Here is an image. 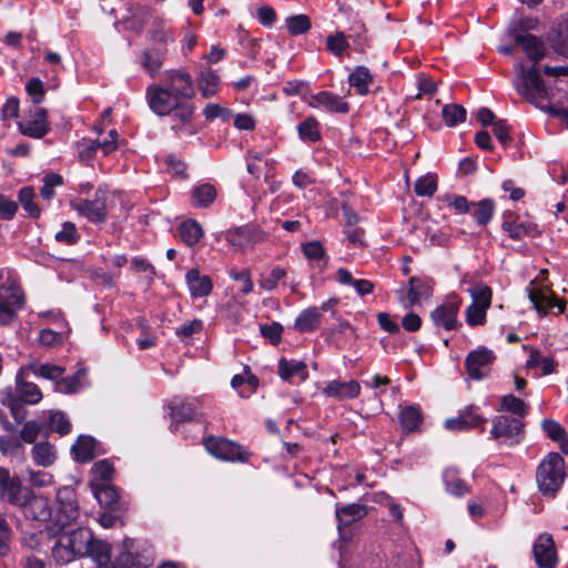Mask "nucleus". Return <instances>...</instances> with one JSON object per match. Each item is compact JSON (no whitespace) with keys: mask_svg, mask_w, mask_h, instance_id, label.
Masks as SVG:
<instances>
[{"mask_svg":"<svg viewBox=\"0 0 568 568\" xmlns=\"http://www.w3.org/2000/svg\"><path fill=\"white\" fill-rule=\"evenodd\" d=\"M51 556L58 565H67L77 558L87 556L88 545L92 540V531L88 528H75L52 534Z\"/></svg>","mask_w":568,"mask_h":568,"instance_id":"f257e3e1","label":"nucleus"},{"mask_svg":"<svg viewBox=\"0 0 568 568\" xmlns=\"http://www.w3.org/2000/svg\"><path fill=\"white\" fill-rule=\"evenodd\" d=\"M566 477L565 460L558 453H549L536 470V483L544 496L554 497Z\"/></svg>","mask_w":568,"mask_h":568,"instance_id":"f03ea898","label":"nucleus"},{"mask_svg":"<svg viewBox=\"0 0 568 568\" xmlns=\"http://www.w3.org/2000/svg\"><path fill=\"white\" fill-rule=\"evenodd\" d=\"M30 490L28 486L23 485L22 479L10 471L6 467H0V503L14 506L23 507L24 503L30 497Z\"/></svg>","mask_w":568,"mask_h":568,"instance_id":"7ed1b4c3","label":"nucleus"},{"mask_svg":"<svg viewBox=\"0 0 568 568\" xmlns=\"http://www.w3.org/2000/svg\"><path fill=\"white\" fill-rule=\"evenodd\" d=\"M70 206L91 223H104L108 219L106 191L99 187L93 200L74 199L70 202Z\"/></svg>","mask_w":568,"mask_h":568,"instance_id":"20e7f679","label":"nucleus"},{"mask_svg":"<svg viewBox=\"0 0 568 568\" xmlns=\"http://www.w3.org/2000/svg\"><path fill=\"white\" fill-rule=\"evenodd\" d=\"M516 70L520 82L515 83V87L526 100L535 103L537 99L545 98L547 95V89L536 64L530 69L525 70L524 65L519 63L516 67Z\"/></svg>","mask_w":568,"mask_h":568,"instance_id":"39448f33","label":"nucleus"},{"mask_svg":"<svg viewBox=\"0 0 568 568\" xmlns=\"http://www.w3.org/2000/svg\"><path fill=\"white\" fill-rule=\"evenodd\" d=\"M203 444L211 455L221 460L245 463L250 457L240 444L224 437L209 436Z\"/></svg>","mask_w":568,"mask_h":568,"instance_id":"423d86ee","label":"nucleus"},{"mask_svg":"<svg viewBox=\"0 0 568 568\" xmlns=\"http://www.w3.org/2000/svg\"><path fill=\"white\" fill-rule=\"evenodd\" d=\"M24 304L21 290L9 280L0 281V325L11 323Z\"/></svg>","mask_w":568,"mask_h":568,"instance_id":"0eeeda50","label":"nucleus"},{"mask_svg":"<svg viewBox=\"0 0 568 568\" xmlns=\"http://www.w3.org/2000/svg\"><path fill=\"white\" fill-rule=\"evenodd\" d=\"M523 433L524 423L517 417L499 415L493 419L490 435L503 444L517 445L521 440Z\"/></svg>","mask_w":568,"mask_h":568,"instance_id":"6e6552de","label":"nucleus"},{"mask_svg":"<svg viewBox=\"0 0 568 568\" xmlns=\"http://www.w3.org/2000/svg\"><path fill=\"white\" fill-rule=\"evenodd\" d=\"M470 294L473 303L466 308V322L469 326L483 325L491 303V290L487 285L478 284Z\"/></svg>","mask_w":568,"mask_h":568,"instance_id":"1a4fd4ad","label":"nucleus"},{"mask_svg":"<svg viewBox=\"0 0 568 568\" xmlns=\"http://www.w3.org/2000/svg\"><path fill=\"white\" fill-rule=\"evenodd\" d=\"M146 101L150 109L158 115H169L181 101L169 88L160 84L149 85L146 89Z\"/></svg>","mask_w":568,"mask_h":568,"instance_id":"9d476101","label":"nucleus"},{"mask_svg":"<svg viewBox=\"0 0 568 568\" xmlns=\"http://www.w3.org/2000/svg\"><path fill=\"white\" fill-rule=\"evenodd\" d=\"M57 523L62 527L74 523L80 515L75 493L70 487L57 491Z\"/></svg>","mask_w":568,"mask_h":568,"instance_id":"9b49d317","label":"nucleus"},{"mask_svg":"<svg viewBox=\"0 0 568 568\" xmlns=\"http://www.w3.org/2000/svg\"><path fill=\"white\" fill-rule=\"evenodd\" d=\"M494 361L495 355L493 351L486 347H478L471 351L465 359L468 377L475 381L483 379L487 375Z\"/></svg>","mask_w":568,"mask_h":568,"instance_id":"f8f14e48","label":"nucleus"},{"mask_svg":"<svg viewBox=\"0 0 568 568\" xmlns=\"http://www.w3.org/2000/svg\"><path fill=\"white\" fill-rule=\"evenodd\" d=\"M460 300L452 297L445 303L436 307L430 317L437 327H443L446 331L457 329L462 324L457 321V315L460 308Z\"/></svg>","mask_w":568,"mask_h":568,"instance_id":"ddd939ff","label":"nucleus"},{"mask_svg":"<svg viewBox=\"0 0 568 568\" xmlns=\"http://www.w3.org/2000/svg\"><path fill=\"white\" fill-rule=\"evenodd\" d=\"M532 554L539 568H556L557 551L550 535L541 534L538 536L532 546Z\"/></svg>","mask_w":568,"mask_h":568,"instance_id":"4468645a","label":"nucleus"},{"mask_svg":"<svg viewBox=\"0 0 568 568\" xmlns=\"http://www.w3.org/2000/svg\"><path fill=\"white\" fill-rule=\"evenodd\" d=\"M19 130L23 135L41 139L49 130L47 121V110L43 108L34 106L30 110L29 116L19 122Z\"/></svg>","mask_w":568,"mask_h":568,"instance_id":"2eb2a0df","label":"nucleus"},{"mask_svg":"<svg viewBox=\"0 0 568 568\" xmlns=\"http://www.w3.org/2000/svg\"><path fill=\"white\" fill-rule=\"evenodd\" d=\"M194 112L195 106L192 103L181 100L179 106L171 112L173 119L179 121L178 124H172L171 130L179 136L193 135L196 132L193 126Z\"/></svg>","mask_w":568,"mask_h":568,"instance_id":"dca6fc26","label":"nucleus"},{"mask_svg":"<svg viewBox=\"0 0 568 568\" xmlns=\"http://www.w3.org/2000/svg\"><path fill=\"white\" fill-rule=\"evenodd\" d=\"M164 87L172 90L180 100H189L194 95L193 80L187 72L180 70L168 72Z\"/></svg>","mask_w":568,"mask_h":568,"instance_id":"f3484780","label":"nucleus"},{"mask_svg":"<svg viewBox=\"0 0 568 568\" xmlns=\"http://www.w3.org/2000/svg\"><path fill=\"white\" fill-rule=\"evenodd\" d=\"M29 375L22 366L16 375V397L27 405H36L42 399V393L37 384L28 382L26 377Z\"/></svg>","mask_w":568,"mask_h":568,"instance_id":"a211bd4d","label":"nucleus"},{"mask_svg":"<svg viewBox=\"0 0 568 568\" xmlns=\"http://www.w3.org/2000/svg\"><path fill=\"white\" fill-rule=\"evenodd\" d=\"M125 550L120 552L114 562V568H148L152 562L150 552L138 554L133 551V541L125 542Z\"/></svg>","mask_w":568,"mask_h":568,"instance_id":"6ab92c4d","label":"nucleus"},{"mask_svg":"<svg viewBox=\"0 0 568 568\" xmlns=\"http://www.w3.org/2000/svg\"><path fill=\"white\" fill-rule=\"evenodd\" d=\"M501 230L515 241H520L525 236L535 237L539 234V231L535 224H525L523 222H518L517 217L508 212L504 213Z\"/></svg>","mask_w":568,"mask_h":568,"instance_id":"aec40b11","label":"nucleus"},{"mask_svg":"<svg viewBox=\"0 0 568 568\" xmlns=\"http://www.w3.org/2000/svg\"><path fill=\"white\" fill-rule=\"evenodd\" d=\"M323 393L339 400L356 398L361 393V386L356 381H332L323 388Z\"/></svg>","mask_w":568,"mask_h":568,"instance_id":"412c9836","label":"nucleus"},{"mask_svg":"<svg viewBox=\"0 0 568 568\" xmlns=\"http://www.w3.org/2000/svg\"><path fill=\"white\" fill-rule=\"evenodd\" d=\"M485 422L486 419L480 416L473 406H470L464 409L458 417L447 419L445 422V427L452 432H460L476 427Z\"/></svg>","mask_w":568,"mask_h":568,"instance_id":"4be33fe9","label":"nucleus"},{"mask_svg":"<svg viewBox=\"0 0 568 568\" xmlns=\"http://www.w3.org/2000/svg\"><path fill=\"white\" fill-rule=\"evenodd\" d=\"M19 508L23 509L24 515L33 520H47L51 516L49 500L37 496L32 489L30 490V497H28L24 506Z\"/></svg>","mask_w":568,"mask_h":568,"instance_id":"5701e85b","label":"nucleus"},{"mask_svg":"<svg viewBox=\"0 0 568 568\" xmlns=\"http://www.w3.org/2000/svg\"><path fill=\"white\" fill-rule=\"evenodd\" d=\"M128 17L125 18L126 28L134 32H141L149 20H153L154 11L150 7L141 4H131L128 8Z\"/></svg>","mask_w":568,"mask_h":568,"instance_id":"b1692460","label":"nucleus"},{"mask_svg":"<svg viewBox=\"0 0 568 568\" xmlns=\"http://www.w3.org/2000/svg\"><path fill=\"white\" fill-rule=\"evenodd\" d=\"M169 407L173 423L189 422L196 416V412L200 407V400L197 398L173 400Z\"/></svg>","mask_w":568,"mask_h":568,"instance_id":"393cba45","label":"nucleus"},{"mask_svg":"<svg viewBox=\"0 0 568 568\" xmlns=\"http://www.w3.org/2000/svg\"><path fill=\"white\" fill-rule=\"evenodd\" d=\"M515 41L517 44L521 45L527 58L535 63L540 61L546 54L545 44L534 34L518 33L515 36Z\"/></svg>","mask_w":568,"mask_h":568,"instance_id":"a878e982","label":"nucleus"},{"mask_svg":"<svg viewBox=\"0 0 568 568\" xmlns=\"http://www.w3.org/2000/svg\"><path fill=\"white\" fill-rule=\"evenodd\" d=\"M190 294L197 298L207 296L212 292V281L207 275H201L195 268L190 270L185 276Z\"/></svg>","mask_w":568,"mask_h":568,"instance_id":"bb28decb","label":"nucleus"},{"mask_svg":"<svg viewBox=\"0 0 568 568\" xmlns=\"http://www.w3.org/2000/svg\"><path fill=\"white\" fill-rule=\"evenodd\" d=\"M310 104L313 108L323 106L329 112L347 113L349 110L348 104L341 97L327 91L314 94Z\"/></svg>","mask_w":568,"mask_h":568,"instance_id":"cd10ccee","label":"nucleus"},{"mask_svg":"<svg viewBox=\"0 0 568 568\" xmlns=\"http://www.w3.org/2000/svg\"><path fill=\"white\" fill-rule=\"evenodd\" d=\"M93 495L98 503L104 508L110 510H120L122 508L120 495L114 486L105 483L95 485Z\"/></svg>","mask_w":568,"mask_h":568,"instance_id":"c85d7f7f","label":"nucleus"},{"mask_svg":"<svg viewBox=\"0 0 568 568\" xmlns=\"http://www.w3.org/2000/svg\"><path fill=\"white\" fill-rule=\"evenodd\" d=\"M336 518L338 520V528L342 526H351L357 520L366 516L367 510L361 504H349L342 507H336Z\"/></svg>","mask_w":568,"mask_h":568,"instance_id":"c756f323","label":"nucleus"},{"mask_svg":"<svg viewBox=\"0 0 568 568\" xmlns=\"http://www.w3.org/2000/svg\"><path fill=\"white\" fill-rule=\"evenodd\" d=\"M71 450L78 462L88 463L98 454L97 442L91 436L81 435Z\"/></svg>","mask_w":568,"mask_h":568,"instance_id":"7c9ffc66","label":"nucleus"},{"mask_svg":"<svg viewBox=\"0 0 568 568\" xmlns=\"http://www.w3.org/2000/svg\"><path fill=\"white\" fill-rule=\"evenodd\" d=\"M495 210L496 205L491 199H483L478 202H471L469 213L477 225L486 226L491 221Z\"/></svg>","mask_w":568,"mask_h":568,"instance_id":"2f4dec72","label":"nucleus"},{"mask_svg":"<svg viewBox=\"0 0 568 568\" xmlns=\"http://www.w3.org/2000/svg\"><path fill=\"white\" fill-rule=\"evenodd\" d=\"M23 367L29 374L31 373L34 376L52 381L54 384L61 376H63L64 373V368L62 366L50 363L41 364L38 362H31Z\"/></svg>","mask_w":568,"mask_h":568,"instance_id":"473e14b6","label":"nucleus"},{"mask_svg":"<svg viewBox=\"0 0 568 568\" xmlns=\"http://www.w3.org/2000/svg\"><path fill=\"white\" fill-rule=\"evenodd\" d=\"M374 81V75L368 68L359 65L348 77V83L359 95H366L369 92V85Z\"/></svg>","mask_w":568,"mask_h":568,"instance_id":"72a5a7b5","label":"nucleus"},{"mask_svg":"<svg viewBox=\"0 0 568 568\" xmlns=\"http://www.w3.org/2000/svg\"><path fill=\"white\" fill-rule=\"evenodd\" d=\"M278 375L284 381H290L293 376H298L301 381L308 378L306 364L302 361H287L281 358L278 361Z\"/></svg>","mask_w":568,"mask_h":568,"instance_id":"f704fd0d","label":"nucleus"},{"mask_svg":"<svg viewBox=\"0 0 568 568\" xmlns=\"http://www.w3.org/2000/svg\"><path fill=\"white\" fill-rule=\"evenodd\" d=\"M322 314L317 307L304 310L295 320L294 328L300 333L312 332L321 324Z\"/></svg>","mask_w":568,"mask_h":568,"instance_id":"c9c22d12","label":"nucleus"},{"mask_svg":"<svg viewBox=\"0 0 568 568\" xmlns=\"http://www.w3.org/2000/svg\"><path fill=\"white\" fill-rule=\"evenodd\" d=\"M446 490L456 496L462 497L470 491L469 486L459 477L456 468H447L443 474Z\"/></svg>","mask_w":568,"mask_h":568,"instance_id":"e433bc0d","label":"nucleus"},{"mask_svg":"<svg viewBox=\"0 0 568 568\" xmlns=\"http://www.w3.org/2000/svg\"><path fill=\"white\" fill-rule=\"evenodd\" d=\"M87 556H90L100 568H106L111 560V549L110 546L102 541L94 539L92 536V540L88 545Z\"/></svg>","mask_w":568,"mask_h":568,"instance_id":"4c0bfd02","label":"nucleus"},{"mask_svg":"<svg viewBox=\"0 0 568 568\" xmlns=\"http://www.w3.org/2000/svg\"><path fill=\"white\" fill-rule=\"evenodd\" d=\"M216 199V190L212 184L204 183L192 190L191 202L196 207H207Z\"/></svg>","mask_w":568,"mask_h":568,"instance_id":"58836bf2","label":"nucleus"},{"mask_svg":"<svg viewBox=\"0 0 568 568\" xmlns=\"http://www.w3.org/2000/svg\"><path fill=\"white\" fill-rule=\"evenodd\" d=\"M226 240L232 246L239 250H245L253 245L254 232L248 226L237 227L227 233Z\"/></svg>","mask_w":568,"mask_h":568,"instance_id":"ea45409f","label":"nucleus"},{"mask_svg":"<svg viewBox=\"0 0 568 568\" xmlns=\"http://www.w3.org/2000/svg\"><path fill=\"white\" fill-rule=\"evenodd\" d=\"M542 429L549 438L559 444V448L564 454H568L567 433L559 423L552 419H545L542 422Z\"/></svg>","mask_w":568,"mask_h":568,"instance_id":"a19ab883","label":"nucleus"},{"mask_svg":"<svg viewBox=\"0 0 568 568\" xmlns=\"http://www.w3.org/2000/svg\"><path fill=\"white\" fill-rule=\"evenodd\" d=\"M220 84L219 75L211 69L201 71L197 78V87L204 98L213 97Z\"/></svg>","mask_w":568,"mask_h":568,"instance_id":"79ce46f5","label":"nucleus"},{"mask_svg":"<svg viewBox=\"0 0 568 568\" xmlns=\"http://www.w3.org/2000/svg\"><path fill=\"white\" fill-rule=\"evenodd\" d=\"M165 52L160 49H148L142 55V67L151 75L154 77L162 68Z\"/></svg>","mask_w":568,"mask_h":568,"instance_id":"37998d69","label":"nucleus"},{"mask_svg":"<svg viewBox=\"0 0 568 568\" xmlns=\"http://www.w3.org/2000/svg\"><path fill=\"white\" fill-rule=\"evenodd\" d=\"M32 458L37 465L42 467L51 466L55 460V452L49 443H38L32 448Z\"/></svg>","mask_w":568,"mask_h":568,"instance_id":"c03bdc74","label":"nucleus"},{"mask_svg":"<svg viewBox=\"0 0 568 568\" xmlns=\"http://www.w3.org/2000/svg\"><path fill=\"white\" fill-rule=\"evenodd\" d=\"M400 425L404 429L408 432L416 430L422 420L423 416L417 406H406L402 409L399 415Z\"/></svg>","mask_w":568,"mask_h":568,"instance_id":"a18cd8bd","label":"nucleus"},{"mask_svg":"<svg viewBox=\"0 0 568 568\" xmlns=\"http://www.w3.org/2000/svg\"><path fill=\"white\" fill-rule=\"evenodd\" d=\"M179 232L183 242L189 246L196 244L203 236V230L201 225L193 220L183 222L179 227Z\"/></svg>","mask_w":568,"mask_h":568,"instance_id":"49530a36","label":"nucleus"},{"mask_svg":"<svg viewBox=\"0 0 568 568\" xmlns=\"http://www.w3.org/2000/svg\"><path fill=\"white\" fill-rule=\"evenodd\" d=\"M537 366L541 367L544 375H549L555 372L556 362L552 357L542 356L537 349H531L529 359L526 363V367L535 368Z\"/></svg>","mask_w":568,"mask_h":568,"instance_id":"de8ad7c7","label":"nucleus"},{"mask_svg":"<svg viewBox=\"0 0 568 568\" xmlns=\"http://www.w3.org/2000/svg\"><path fill=\"white\" fill-rule=\"evenodd\" d=\"M466 109L460 104H446L442 110V118L448 126H455L466 120Z\"/></svg>","mask_w":568,"mask_h":568,"instance_id":"09e8293b","label":"nucleus"},{"mask_svg":"<svg viewBox=\"0 0 568 568\" xmlns=\"http://www.w3.org/2000/svg\"><path fill=\"white\" fill-rule=\"evenodd\" d=\"M1 403L9 407L11 415L17 423H21L26 418L27 410L23 406L24 403L19 400L11 390L3 394Z\"/></svg>","mask_w":568,"mask_h":568,"instance_id":"8fccbe9b","label":"nucleus"},{"mask_svg":"<svg viewBox=\"0 0 568 568\" xmlns=\"http://www.w3.org/2000/svg\"><path fill=\"white\" fill-rule=\"evenodd\" d=\"M151 40L159 43H166L172 40L170 30L166 28V21L163 18L155 17L152 20L151 28L149 30Z\"/></svg>","mask_w":568,"mask_h":568,"instance_id":"3c124183","label":"nucleus"},{"mask_svg":"<svg viewBox=\"0 0 568 568\" xmlns=\"http://www.w3.org/2000/svg\"><path fill=\"white\" fill-rule=\"evenodd\" d=\"M500 404H501V407H500L501 410L509 412L518 417L526 416V414L528 412L527 404L524 400H521L520 398H518L511 394L503 396L500 399Z\"/></svg>","mask_w":568,"mask_h":568,"instance_id":"603ef678","label":"nucleus"},{"mask_svg":"<svg viewBox=\"0 0 568 568\" xmlns=\"http://www.w3.org/2000/svg\"><path fill=\"white\" fill-rule=\"evenodd\" d=\"M19 202L23 210L33 219L40 216V209L34 200V191L30 186H24L19 191Z\"/></svg>","mask_w":568,"mask_h":568,"instance_id":"864d4df0","label":"nucleus"},{"mask_svg":"<svg viewBox=\"0 0 568 568\" xmlns=\"http://www.w3.org/2000/svg\"><path fill=\"white\" fill-rule=\"evenodd\" d=\"M298 135L302 140L316 142L320 140L321 134L318 130V122L314 116L306 118L297 126Z\"/></svg>","mask_w":568,"mask_h":568,"instance_id":"5fc2aeb1","label":"nucleus"},{"mask_svg":"<svg viewBox=\"0 0 568 568\" xmlns=\"http://www.w3.org/2000/svg\"><path fill=\"white\" fill-rule=\"evenodd\" d=\"M311 19L306 14L291 16L286 19V27L292 36L306 33L311 29Z\"/></svg>","mask_w":568,"mask_h":568,"instance_id":"6e6d98bb","label":"nucleus"},{"mask_svg":"<svg viewBox=\"0 0 568 568\" xmlns=\"http://www.w3.org/2000/svg\"><path fill=\"white\" fill-rule=\"evenodd\" d=\"M428 295V287L416 277H410L408 281L407 301L408 305L417 304L422 297Z\"/></svg>","mask_w":568,"mask_h":568,"instance_id":"4d7b16f0","label":"nucleus"},{"mask_svg":"<svg viewBox=\"0 0 568 568\" xmlns=\"http://www.w3.org/2000/svg\"><path fill=\"white\" fill-rule=\"evenodd\" d=\"M414 190L418 196H433L437 190V181L429 174L420 176L416 180Z\"/></svg>","mask_w":568,"mask_h":568,"instance_id":"13d9d810","label":"nucleus"},{"mask_svg":"<svg viewBox=\"0 0 568 568\" xmlns=\"http://www.w3.org/2000/svg\"><path fill=\"white\" fill-rule=\"evenodd\" d=\"M286 271L283 267H274L267 276H261L258 285L261 288L271 292L275 290L277 283L284 280Z\"/></svg>","mask_w":568,"mask_h":568,"instance_id":"bf43d9fd","label":"nucleus"},{"mask_svg":"<svg viewBox=\"0 0 568 568\" xmlns=\"http://www.w3.org/2000/svg\"><path fill=\"white\" fill-rule=\"evenodd\" d=\"M62 176L58 173H49L43 178V185L40 189V195L44 200H51L54 196V187L62 185Z\"/></svg>","mask_w":568,"mask_h":568,"instance_id":"052dcab7","label":"nucleus"},{"mask_svg":"<svg viewBox=\"0 0 568 568\" xmlns=\"http://www.w3.org/2000/svg\"><path fill=\"white\" fill-rule=\"evenodd\" d=\"M12 529L7 519L0 514V556L6 557L10 554V541Z\"/></svg>","mask_w":568,"mask_h":568,"instance_id":"680f3d73","label":"nucleus"},{"mask_svg":"<svg viewBox=\"0 0 568 568\" xmlns=\"http://www.w3.org/2000/svg\"><path fill=\"white\" fill-rule=\"evenodd\" d=\"M348 42L343 32H336L335 34H331L326 39V48L334 55H341L347 48Z\"/></svg>","mask_w":568,"mask_h":568,"instance_id":"e2e57ef3","label":"nucleus"},{"mask_svg":"<svg viewBox=\"0 0 568 568\" xmlns=\"http://www.w3.org/2000/svg\"><path fill=\"white\" fill-rule=\"evenodd\" d=\"M80 239V234L77 231L74 223L64 222L61 231L57 232L55 240L65 244H75Z\"/></svg>","mask_w":568,"mask_h":568,"instance_id":"0e129e2a","label":"nucleus"},{"mask_svg":"<svg viewBox=\"0 0 568 568\" xmlns=\"http://www.w3.org/2000/svg\"><path fill=\"white\" fill-rule=\"evenodd\" d=\"M80 387V377L79 374H74L72 376H68L63 378L62 376L57 381L54 385L55 392L63 394H71L79 389Z\"/></svg>","mask_w":568,"mask_h":568,"instance_id":"69168bd1","label":"nucleus"},{"mask_svg":"<svg viewBox=\"0 0 568 568\" xmlns=\"http://www.w3.org/2000/svg\"><path fill=\"white\" fill-rule=\"evenodd\" d=\"M50 427L60 435H65L71 430V423L61 412H55L50 417Z\"/></svg>","mask_w":568,"mask_h":568,"instance_id":"338daca9","label":"nucleus"},{"mask_svg":"<svg viewBox=\"0 0 568 568\" xmlns=\"http://www.w3.org/2000/svg\"><path fill=\"white\" fill-rule=\"evenodd\" d=\"M42 426L40 423L36 420H29L23 425L20 432V437L23 442L32 444L38 438Z\"/></svg>","mask_w":568,"mask_h":568,"instance_id":"774afa93","label":"nucleus"}]
</instances>
